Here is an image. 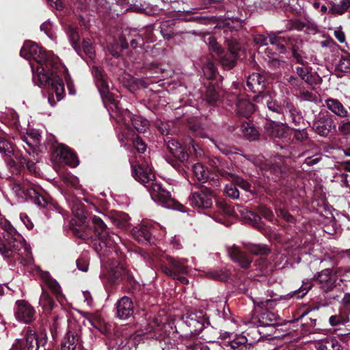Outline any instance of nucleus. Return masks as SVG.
Segmentation results:
<instances>
[{"mask_svg": "<svg viewBox=\"0 0 350 350\" xmlns=\"http://www.w3.org/2000/svg\"><path fill=\"white\" fill-rule=\"evenodd\" d=\"M189 350H210V347L205 343L198 340H189L186 342Z\"/></svg>", "mask_w": 350, "mask_h": 350, "instance_id": "8fccbe9b", "label": "nucleus"}, {"mask_svg": "<svg viewBox=\"0 0 350 350\" xmlns=\"http://www.w3.org/2000/svg\"><path fill=\"white\" fill-rule=\"evenodd\" d=\"M294 137L299 142H304L308 139V133L305 129L295 131Z\"/></svg>", "mask_w": 350, "mask_h": 350, "instance_id": "338daca9", "label": "nucleus"}, {"mask_svg": "<svg viewBox=\"0 0 350 350\" xmlns=\"http://www.w3.org/2000/svg\"><path fill=\"white\" fill-rule=\"evenodd\" d=\"M204 75L208 79H212L215 77L217 69L213 62H208L202 68Z\"/></svg>", "mask_w": 350, "mask_h": 350, "instance_id": "3c124183", "label": "nucleus"}, {"mask_svg": "<svg viewBox=\"0 0 350 350\" xmlns=\"http://www.w3.org/2000/svg\"><path fill=\"white\" fill-rule=\"evenodd\" d=\"M286 105V110L285 113L289 114L293 122H294L295 124H299L301 121V116L299 114L297 109L291 102L287 103Z\"/></svg>", "mask_w": 350, "mask_h": 350, "instance_id": "c03bdc74", "label": "nucleus"}, {"mask_svg": "<svg viewBox=\"0 0 350 350\" xmlns=\"http://www.w3.org/2000/svg\"><path fill=\"white\" fill-rule=\"evenodd\" d=\"M131 167L133 178L147 188L154 202L166 208H176L170 193L155 179L152 168L147 163L134 165L131 163Z\"/></svg>", "mask_w": 350, "mask_h": 350, "instance_id": "7ed1b4c3", "label": "nucleus"}, {"mask_svg": "<svg viewBox=\"0 0 350 350\" xmlns=\"http://www.w3.org/2000/svg\"><path fill=\"white\" fill-rule=\"evenodd\" d=\"M120 42L122 49L129 48V42L131 48H140L142 49L144 46V39L142 35L136 31H130L129 33L125 36L124 34L120 38Z\"/></svg>", "mask_w": 350, "mask_h": 350, "instance_id": "aec40b11", "label": "nucleus"}, {"mask_svg": "<svg viewBox=\"0 0 350 350\" xmlns=\"http://www.w3.org/2000/svg\"><path fill=\"white\" fill-rule=\"evenodd\" d=\"M296 73L300 77L301 80L306 83L312 85L314 82V76L309 72L307 68L298 66L296 68Z\"/></svg>", "mask_w": 350, "mask_h": 350, "instance_id": "79ce46f5", "label": "nucleus"}, {"mask_svg": "<svg viewBox=\"0 0 350 350\" xmlns=\"http://www.w3.org/2000/svg\"><path fill=\"white\" fill-rule=\"evenodd\" d=\"M247 338L242 334L236 335L232 340L228 342L232 349H239V350H247Z\"/></svg>", "mask_w": 350, "mask_h": 350, "instance_id": "e433bc0d", "label": "nucleus"}, {"mask_svg": "<svg viewBox=\"0 0 350 350\" xmlns=\"http://www.w3.org/2000/svg\"><path fill=\"white\" fill-rule=\"evenodd\" d=\"M241 129L244 136L250 141L255 140L258 137V131L250 122H243Z\"/></svg>", "mask_w": 350, "mask_h": 350, "instance_id": "f704fd0d", "label": "nucleus"}, {"mask_svg": "<svg viewBox=\"0 0 350 350\" xmlns=\"http://www.w3.org/2000/svg\"><path fill=\"white\" fill-rule=\"evenodd\" d=\"M280 321V319L275 313L266 311L262 312L258 317L253 318L250 323L256 326L268 327L279 325Z\"/></svg>", "mask_w": 350, "mask_h": 350, "instance_id": "412c9836", "label": "nucleus"}, {"mask_svg": "<svg viewBox=\"0 0 350 350\" xmlns=\"http://www.w3.org/2000/svg\"><path fill=\"white\" fill-rule=\"evenodd\" d=\"M20 219L28 230H32L33 228L34 225L33 222L25 213H21L20 214Z\"/></svg>", "mask_w": 350, "mask_h": 350, "instance_id": "69168bd1", "label": "nucleus"}, {"mask_svg": "<svg viewBox=\"0 0 350 350\" xmlns=\"http://www.w3.org/2000/svg\"><path fill=\"white\" fill-rule=\"evenodd\" d=\"M136 239L139 242L150 243L152 237V232L148 222H143L138 228L133 230Z\"/></svg>", "mask_w": 350, "mask_h": 350, "instance_id": "c85d7f7f", "label": "nucleus"}, {"mask_svg": "<svg viewBox=\"0 0 350 350\" xmlns=\"http://www.w3.org/2000/svg\"><path fill=\"white\" fill-rule=\"evenodd\" d=\"M336 69L342 72H350V57L347 56L341 57L336 65Z\"/></svg>", "mask_w": 350, "mask_h": 350, "instance_id": "49530a36", "label": "nucleus"}, {"mask_svg": "<svg viewBox=\"0 0 350 350\" xmlns=\"http://www.w3.org/2000/svg\"><path fill=\"white\" fill-rule=\"evenodd\" d=\"M0 227L3 230V238L8 247L12 252L10 258H16L23 266H30L33 262L31 247L11 223L3 217L0 218Z\"/></svg>", "mask_w": 350, "mask_h": 350, "instance_id": "20e7f679", "label": "nucleus"}, {"mask_svg": "<svg viewBox=\"0 0 350 350\" xmlns=\"http://www.w3.org/2000/svg\"><path fill=\"white\" fill-rule=\"evenodd\" d=\"M12 189L18 198L23 200H29L40 208H45L49 204L47 198L40 193L39 186L32 180L26 179L14 182Z\"/></svg>", "mask_w": 350, "mask_h": 350, "instance_id": "39448f33", "label": "nucleus"}, {"mask_svg": "<svg viewBox=\"0 0 350 350\" xmlns=\"http://www.w3.org/2000/svg\"><path fill=\"white\" fill-rule=\"evenodd\" d=\"M81 346L80 329L69 328L61 342V350H76Z\"/></svg>", "mask_w": 350, "mask_h": 350, "instance_id": "dca6fc26", "label": "nucleus"}, {"mask_svg": "<svg viewBox=\"0 0 350 350\" xmlns=\"http://www.w3.org/2000/svg\"><path fill=\"white\" fill-rule=\"evenodd\" d=\"M166 146L169 152L181 163H187L188 154L184 150V148L176 139H170L166 142Z\"/></svg>", "mask_w": 350, "mask_h": 350, "instance_id": "393cba45", "label": "nucleus"}, {"mask_svg": "<svg viewBox=\"0 0 350 350\" xmlns=\"http://www.w3.org/2000/svg\"><path fill=\"white\" fill-rule=\"evenodd\" d=\"M317 350H342V346L334 337H326L316 342Z\"/></svg>", "mask_w": 350, "mask_h": 350, "instance_id": "cd10ccee", "label": "nucleus"}, {"mask_svg": "<svg viewBox=\"0 0 350 350\" xmlns=\"http://www.w3.org/2000/svg\"><path fill=\"white\" fill-rule=\"evenodd\" d=\"M161 321L158 318H154L146 328V332H154V335L151 336L152 338L159 339L161 337Z\"/></svg>", "mask_w": 350, "mask_h": 350, "instance_id": "58836bf2", "label": "nucleus"}, {"mask_svg": "<svg viewBox=\"0 0 350 350\" xmlns=\"http://www.w3.org/2000/svg\"><path fill=\"white\" fill-rule=\"evenodd\" d=\"M217 212L222 215H231L232 214V208L224 202H217L216 204Z\"/></svg>", "mask_w": 350, "mask_h": 350, "instance_id": "5fc2aeb1", "label": "nucleus"}, {"mask_svg": "<svg viewBox=\"0 0 350 350\" xmlns=\"http://www.w3.org/2000/svg\"><path fill=\"white\" fill-rule=\"evenodd\" d=\"M21 57L30 61L33 79L39 85L48 86V102L54 106L65 95L64 84L57 75L59 58L51 51H45L37 44L26 41L21 49Z\"/></svg>", "mask_w": 350, "mask_h": 350, "instance_id": "f257e3e1", "label": "nucleus"}, {"mask_svg": "<svg viewBox=\"0 0 350 350\" xmlns=\"http://www.w3.org/2000/svg\"><path fill=\"white\" fill-rule=\"evenodd\" d=\"M226 42L228 50L230 52V57H224L221 58V62L224 66L231 68L235 65V60L237 57V52L240 49V46L234 38H226Z\"/></svg>", "mask_w": 350, "mask_h": 350, "instance_id": "4be33fe9", "label": "nucleus"}, {"mask_svg": "<svg viewBox=\"0 0 350 350\" xmlns=\"http://www.w3.org/2000/svg\"><path fill=\"white\" fill-rule=\"evenodd\" d=\"M124 273V270L122 267H118L116 269H111L109 271V278L113 282H116L119 278H120Z\"/></svg>", "mask_w": 350, "mask_h": 350, "instance_id": "13d9d810", "label": "nucleus"}, {"mask_svg": "<svg viewBox=\"0 0 350 350\" xmlns=\"http://www.w3.org/2000/svg\"><path fill=\"white\" fill-rule=\"evenodd\" d=\"M225 192L229 197L233 199H237L239 196V192L237 185L232 183L226 185Z\"/></svg>", "mask_w": 350, "mask_h": 350, "instance_id": "4d7b16f0", "label": "nucleus"}, {"mask_svg": "<svg viewBox=\"0 0 350 350\" xmlns=\"http://www.w3.org/2000/svg\"><path fill=\"white\" fill-rule=\"evenodd\" d=\"M168 21L163 22L161 25V33L162 34L163 37L165 39H170L172 38V35L174 34V30L172 27H170Z\"/></svg>", "mask_w": 350, "mask_h": 350, "instance_id": "603ef678", "label": "nucleus"}, {"mask_svg": "<svg viewBox=\"0 0 350 350\" xmlns=\"http://www.w3.org/2000/svg\"><path fill=\"white\" fill-rule=\"evenodd\" d=\"M228 254L231 259L241 267L247 269L250 266L252 260L234 245L228 247Z\"/></svg>", "mask_w": 350, "mask_h": 350, "instance_id": "a878e982", "label": "nucleus"}, {"mask_svg": "<svg viewBox=\"0 0 350 350\" xmlns=\"http://www.w3.org/2000/svg\"><path fill=\"white\" fill-rule=\"evenodd\" d=\"M206 275L211 278L221 281H226L230 278L228 271H211L206 273Z\"/></svg>", "mask_w": 350, "mask_h": 350, "instance_id": "09e8293b", "label": "nucleus"}, {"mask_svg": "<svg viewBox=\"0 0 350 350\" xmlns=\"http://www.w3.org/2000/svg\"><path fill=\"white\" fill-rule=\"evenodd\" d=\"M325 106L332 113L340 117H345L348 112L342 104L337 99L329 98L325 100Z\"/></svg>", "mask_w": 350, "mask_h": 350, "instance_id": "7c9ffc66", "label": "nucleus"}, {"mask_svg": "<svg viewBox=\"0 0 350 350\" xmlns=\"http://www.w3.org/2000/svg\"><path fill=\"white\" fill-rule=\"evenodd\" d=\"M247 86L254 93L258 94L267 93L264 92L265 88V77L259 73L254 72L247 77Z\"/></svg>", "mask_w": 350, "mask_h": 350, "instance_id": "5701e85b", "label": "nucleus"}, {"mask_svg": "<svg viewBox=\"0 0 350 350\" xmlns=\"http://www.w3.org/2000/svg\"><path fill=\"white\" fill-rule=\"evenodd\" d=\"M116 316L121 320H126L133 314V304L130 297H122L116 304Z\"/></svg>", "mask_w": 350, "mask_h": 350, "instance_id": "6ab92c4d", "label": "nucleus"}, {"mask_svg": "<svg viewBox=\"0 0 350 350\" xmlns=\"http://www.w3.org/2000/svg\"><path fill=\"white\" fill-rule=\"evenodd\" d=\"M187 146L189 148L191 149V151H192L196 155V157L202 156V150L199 147L198 144H196L193 139H190Z\"/></svg>", "mask_w": 350, "mask_h": 350, "instance_id": "bf43d9fd", "label": "nucleus"}, {"mask_svg": "<svg viewBox=\"0 0 350 350\" xmlns=\"http://www.w3.org/2000/svg\"><path fill=\"white\" fill-rule=\"evenodd\" d=\"M220 96L215 87L208 85L206 91V100L211 104L214 105L219 100Z\"/></svg>", "mask_w": 350, "mask_h": 350, "instance_id": "a18cd8bd", "label": "nucleus"}, {"mask_svg": "<svg viewBox=\"0 0 350 350\" xmlns=\"http://www.w3.org/2000/svg\"><path fill=\"white\" fill-rule=\"evenodd\" d=\"M0 153L4 154L6 157H11V154H13V145L9 141L1 136Z\"/></svg>", "mask_w": 350, "mask_h": 350, "instance_id": "de8ad7c7", "label": "nucleus"}, {"mask_svg": "<svg viewBox=\"0 0 350 350\" xmlns=\"http://www.w3.org/2000/svg\"><path fill=\"white\" fill-rule=\"evenodd\" d=\"M70 207L72 213L79 218L80 221L85 223L86 219V212L83 204L81 202H74L70 204Z\"/></svg>", "mask_w": 350, "mask_h": 350, "instance_id": "ea45409f", "label": "nucleus"}, {"mask_svg": "<svg viewBox=\"0 0 350 350\" xmlns=\"http://www.w3.org/2000/svg\"><path fill=\"white\" fill-rule=\"evenodd\" d=\"M259 212L261 214V215L267 220L271 221H273L274 216L273 212L269 208L264 206H260L259 207Z\"/></svg>", "mask_w": 350, "mask_h": 350, "instance_id": "680f3d73", "label": "nucleus"}, {"mask_svg": "<svg viewBox=\"0 0 350 350\" xmlns=\"http://www.w3.org/2000/svg\"><path fill=\"white\" fill-rule=\"evenodd\" d=\"M332 124L330 118L323 116L313 122L312 129L321 136H327L332 130Z\"/></svg>", "mask_w": 350, "mask_h": 350, "instance_id": "bb28decb", "label": "nucleus"}, {"mask_svg": "<svg viewBox=\"0 0 350 350\" xmlns=\"http://www.w3.org/2000/svg\"><path fill=\"white\" fill-rule=\"evenodd\" d=\"M67 33L68 35L70 42L72 44V46H73L75 50L79 53V50H78L79 35H78L77 31L76 30H75L74 29L69 27Z\"/></svg>", "mask_w": 350, "mask_h": 350, "instance_id": "864d4df0", "label": "nucleus"}, {"mask_svg": "<svg viewBox=\"0 0 350 350\" xmlns=\"http://www.w3.org/2000/svg\"><path fill=\"white\" fill-rule=\"evenodd\" d=\"M321 160V156H319V155H314L313 157H308L305 159L302 165H307V166L310 167V166L317 164Z\"/></svg>", "mask_w": 350, "mask_h": 350, "instance_id": "774afa93", "label": "nucleus"}, {"mask_svg": "<svg viewBox=\"0 0 350 350\" xmlns=\"http://www.w3.org/2000/svg\"><path fill=\"white\" fill-rule=\"evenodd\" d=\"M213 191L205 187L197 192L192 193L188 198L187 203L197 208H208L213 205Z\"/></svg>", "mask_w": 350, "mask_h": 350, "instance_id": "9b49d317", "label": "nucleus"}, {"mask_svg": "<svg viewBox=\"0 0 350 350\" xmlns=\"http://www.w3.org/2000/svg\"><path fill=\"white\" fill-rule=\"evenodd\" d=\"M319 282L320 288L327 293V299L329 300H338L340 295L336 290L337 276L336 273L331 269H325L319 272L314 276ZM339 293H340L339 292Z\"/></svg>", "mask_w": 350, "mask_h": 350, "instance_id": "0eeeda50", "label": "nucleus"}, {"mask_svg": "<svg viewBox=\"0 0 350 350\" xmlns=\"http://www.w3.org/2000/svg\"><path fill=\"white\" fill-rule=\"evenodd\" d=\"M103 216L110 219L114 225L118 227H123L128 220V215L126 213L117 211H111L108 215H103Z\"/></svg>", "mask_w": 350, "mask_h": 350, "instance_id": "473e14b6", "label": "nucleus"}, {"mask_svg": "<svg viewBox=\"0 0 350 350\" xmlns=\"http://www.w3.org/2000/svg\"><path fill=\"white\" fill-rule=\"evenodd\" d=\"M83 50L90 58H92L94 55V48L89 40H83Z\"/></svg>", "mask_w": 350, "mask_h": 350, "instance_id": "e2e57ef3", "label": "nucleus"}, {"mask_svg": "<svg viewBox=\"0 0 350 350\" xmlns=\"http://www.w3.org/2000/svg\"><path fill=\"white\" fill-rule=\"evenodd\" d=\"M14 314L16 320L21 323L29 324L36 319L35 308L26 300H17Z\"/></svg>", "mask_w": 350, "mask_h": 350, "instance_id": "f8f14e48", "label": "nucleus"}, {"mask_svg": "<svg viewBox=\"0 0 350 350\" xmlns=\"http://www.w3.org/2000/svg\"><path fill=\"white\" fill-rule=\"evenodd\" d=\"M329 325L338 336H347L350 334L349 312L340 308L328 319Z\"/></svg>", "mask_w": 350, "mask_h": 350, "instance_id": "6e6552de", "label": "nucleus"}, {"mask_svg": "<svg viewBox=\"0 0 350 350\" xmlns=\"http://www.w3.org/2000/svg\"><path fill=\"white\" fill-rule=\"evenodd\" d=\"M23 141L30 147L37 146L40 142V135L38 131L27 133Z\"/></svg>", "mask_w": 350, "mask_h": 350, "instance_id": "37998d69", "label": "nucleus"}, {"mask_svg": "<svg viewBox=\"0 0 350 350\" xmlns=\"http://www.w3.org/2000/svg\"><path fill=\"white\" fill-rule=\"evenodd\" d=\"M254 100L257 103L265 105L269 110L279 114H284L286 110V103H291L288 98L278 100L271 97L269 93L257 94L254 97Z\"/></svg>", "mask_w": 350, "mask_h": 350, "instance_id": "ddd939ff", "label": "nucleus"}, {"mask_svg": "<svg viewBox=\"0 0 350 350\" xmlns=\"http://www.w3.org/2000/svg\"><path fill=\"white\" fill-rule=\"evenodd\" d=\"M236 107L237 113L247 118L250 116L255 109L254 105L244 98L237 99Z\"/></svg>", "mask_w": 350, "mask_h": 350, "instance_id": "c756f323", "label": "nucleus"}, {"mask_svg": "<svg viewBox=\"0 0 350 350\" xmlns=\"http://www.w3.org/2000/svg\"><path fill=\"white\" fill-rule=\"evenodd\" d=\"M228 176L231 178L232 181H234L235 183V185L237 186L240 187L246 191H250L251 185L248 182L243 180V178H241L239 177H235L232 175H229Z\"/></svg>", "mask_w": 350, "mask_h": 350, "instance_id": "6e6d98bb", "label": "nucleus"}, {"mask_svg": "<svg viewBox=\"0 0 350 350\" xmlns=\"http://www.w3.org/2000/svg\"><path fill=\"white\" fill-rule=\"evenodd\" d=\"M40 343L36 333L28 328L23 338L18 339L10 350H38Z\"/></svg>", "mask_w": 350, "mask_h": 350, "instance_id": "2eb2a0df", "label": "nucleus"}, {"mask_svg": "<svg viewBox=\"0 0 350 350\" xmlns=\"http://www.w3.org/2000/svg\"><path fill=\"white\" fill-rule=\"evenodd\" d=\"M183 320L191 333H199L210 325L208 317L202 310L188 312L183 316Z\"/></svg>", "mask_w": 350, "mask_h": 350, "instance_id": "1a4fd4ad", "label": "nucleus"}, {"mask_svg": "<svg viewBox=\"0 0 350 350\" xmlns=\"http://www.w3.org/2000/svg\"><path fill=\"white\" fill-rule=\"evenodd\" d=\"M90 219L94 232L101 243L108 248H113L118 243V241L120 240V237L117 235L113 237L109 234L107 225L100 217L93 215Z\"/></svg>", "mask_w": 350, "mask_h": 350, "instance_id": "9d476101", "label": "nucleus"}, {"mask_svg": "<svg viewBox=\"0 0 350 350\" xmlns=\"http://www.w3.org/2000/svg\"><path fill=\"white\" fill-rule=\"evenodd\" d=\"M304 325L311 328V329L309 330L310 333H319L321 330L319 328H315V326L318 325L317 319L310 318L308 321L306 320Z\"/></svg>", "mask_w": 350, "mask_h": 350, "instance_id": "0e129e2a", "label": "nucleus"}, {"mask_svg": "<svg viewBox=\"0 0 350 350\" xmlns=\"http://www.w3.org/2000/svg\"><path fill=\"white\" fill-rule=\"evenodd\" d=\"M53 154L58 158V161L70 165L72 167H75L79 165L77 157L64 145H59L55 150Z\"/></svg>", "mask_w": 350, "mask_h": 350, "instance_id": "f3484780", "label": "nucleus"}, {"mask_svg": "<svg viewBox=\"0 0 350 350\" xmlns=\"http://www.w3.org/2000/svg\"><path fill=\"white\" fill-rule=\"evenodd\" d=\"M312 287L311 281L308 280L307 282H303L302 286L297 290L293 291L287 293L284 295L276 296L273 298L274 296V293L273 291H268L269 295L271 297L270 299H264L262 298H256L252 299V301L254 306V308L256 310L257 308L260 309H269L273 308L276 303L279 301L282 300H288L290 299H300L304 297V296L308 292V291Z\"/></svg>", "mask_w": 350, "mask_h": 350, "instance_id": "423d86ee", "label": "nucleus"}, {"mask_svg": "<svg viewBox=\"0 0 350 350\" xmlns=\"http://www.w3.org/2000/svg\"><path fill=\"white\" fill-rule=\"evenodd\" d=\"M193 172L201 183H208V185L217 188L219 187L220 183L217 174L210 172L208 169L201 163H196L193 165Z\"/></svg>", "mask_w": 350, "mask_h": 350, "instance_id": "4468645a", "label": "nucleus"}, {"mask_svg": "<svg viewBox=\"0 0 350 350\" xmlns=\"http://www.w3.org/2000/svg\"><path fill=\"white\" fill-rule=\"evenodd\" d=\"M167 260L170 267H167L165 265H162L161 267L162 271L165 275L175 278L180 274L184 275L187 273V267L185 266L181 262L176 260L170 256L167 257Z\"/></svg>", "mask_w": 350, "mask_h": 350, "instance_id": "a211bd4d", "label": "nucleus"}, {"mask_svg": "<svg viewBox=\"0 0 350 350\" xmlns=\"http://www.w3.org/2000/svg\"><path fill=\"white\" fill-rule=\"evenodd\" d=\"M8 157V164L11 167L16 166L17 165H24L27 160L21 153L16 151L13 147V154L11 157Z\"/></svg>", "mask_w": 350, "mask_h": 350, "instance_id": "4c0bfd02", "label": "nucleus"}, {"mask_svg": "<svg viewBox=\"0 0 350 350\" xmlns=\"http://www.w3.org/2000/svg\"><path fill=\"white\" fill-rule=\"evenodd\" d=\"M284 37L277 36L275 33L269 34V43L277 50L280 53H284L286 51L283 42H286Z\"/></svg>", "mask_w": 350, "mask_h": 350, "instance_id": "c9c22d12", "label": "nucleus"}, {"mask_svg": "<svg viewBox=\"0 0 350 350\" xmlns=\"http://www.w3.org/2000/svg\"><path fill=\"white\" fill-rule=\"evenodd\" d=\"M39 303L45 312H49L53 310L54 302L48 293L44 290L42 291L40 297Z\"/></svg>", "mask_w": 350, "mask_h": 350, "instance_id": "a19ab883", "label": "nucleus"}, {"mask_svg": "<svg viewBox=\"0 0 350 350\" xmlns=\"http://www.w3.org/2000/svg\"><path fill=\"white\" fill-rule=\"evenodd\" d=\"M92 72L94 77L95 83L104 103L109 102L110 106L107 107L108 111H112L110 116L114 118L118 123L128 126L131 122L133 127L139 132L146 131L148 126V122L143 117L133 114L127 109H122L118 106L111 93L102 72V69L97 66H92Z\"/></svg>", "mask_w": 350, "mask_h": 350, "instance_id": "f03ea898", "label": "nucleus"}, {"mask_svg": "<svg viewBox=\"0 0 350 350\" xmlns=\"http://www.w3.org/2000/svg\"><path fill=\"white\" fill-rule=\"evenodd\" d=\"M40 275L44 283L50 288L57 297L62 296L61 287L58 282L53 279L47 271H40Z\"/></svg>", "mask_w": 350, "mask_h": 350, "instance_id": "2f4dec72", "label": "nucleus"}, {"mask_svg": "<svg viewBox=\"0 0 350 350\" xmlns=\"http://www.w3.org/2000/svg\"><path fill=\"white\" fill-rule=\"evenodd\" d=\"M245 247L248 252L256 256H265L270 252L265 245L248 243Z\"/></svg>", "mask_w": 350, "mask_h": 350, "instance_id": "72a5a7b5", "label": "nucleus"}, {"mask_svg": "<svg viewBox=\"0 0 350 350\" xmlns=\"http://www.w3.org/2000/svg\"><path fill=\"white\" fill-rule=\"evenodd\" d=\"M133 146L136 148V150L140 152L144 153L146 149V146L143 142V140L140 137H135L133 139Z\"/></svg>", "mask_w": 350, "mask_h": 350, "instance_id": "052dcab7", "label": "nucleus"}, {"mask_svg": "<svg viewBox=\"0 0 350 350\" xmlns=\"http://www.w3.org/2000/svg\"><path fill=\"white\" fill-rule=\"evenodd\" d=\"M264 129L265 132L271 137L283 138L286 137L287 126L284 124L266 120Z\"/></svg>", "mask_w": 350, "mask_h": 350, "instance_id": "b1692460", "label": "nucleus"}]
</instances>
